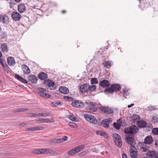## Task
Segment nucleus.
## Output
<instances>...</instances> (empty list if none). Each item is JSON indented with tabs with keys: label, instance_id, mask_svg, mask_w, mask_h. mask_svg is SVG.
<instances>
[{
	"label": "nucleus",
	"instance_id": "1",
	"mask_svg": "<svg viewBox=\"0 0 158 158\" xmlns=\"http://www.w3.org/2000/svg\"><path fill=\"white\" fill-rule=\"evenodd\" d=\"M138 131V129L135 125H131L129 127L125 128L124 133L129 134L128 136L126 137V141L128 144L131 145L133 144L134 141V134L137 133Z\"/></svg>",
	"mask_w": 158,
	"mask_h": 158
},
{
	"label": "nucleus",
	"instance_id": "2",
	"mask_svg": "<svg viewBox=\"0 0 158 158\" xmlns=\"http://www.w3.org/2000/svg\"><path fill=\"white\" fill-rule=\"evenodd\" d=\"M120 85L117 84H114L111 85L110 87L106 88L105 89V92L106 94H112L114 91H118L121 89Z\"/></svg>",
	"mask_w": 158,
	"mask_h": 158
},
{
	"label": "nucleus",
	"instance_id": "3",
	"mask_svg": "<svg viewBox=\"0 0 158 158\" xmlns=\"http://www.w3.org/2000/svg\"><path fill=\"white\" fill-rule=\"evenodd\" d=\"M85 103L86 106L85 109L87 110L94 112H96L98 109V105L94 103L88 101H86Z\"/></svg>",
	"mask_w": 158,
	"mask_h": 158
},
{
	"label": "nucleus",
	"instance_id": "4",
	"mask_svg": "<svg viewBox=\"0 0 158 158\" xmlns=\"http://www.w3.org/2000/svg\"><path fill=\"white\" fill-rule=\"evenodd\" d=\"M112 136L115 145L119 148H121L122 141L120 136L117 133L114 132Z\"/></svg>",
	"mask_w": 158,
	"mask_h": 158
},
{
	"label": "nucleus",
	"instance_id": "5",
	"mask_svg": "<svg viewBox=\"0 0 158 158\" xmlns=\"http://www.w3.org/2000/svg\"><path fill=\"white\" fill-rule=\"evenodd\" d=\"M85 147L84 144L80 145L69 151L68 154L69 155H72L80 152Z\"/></svg>",
	"mask_w": 158,
	"mask_h": 158
},
{
	"label": "nucleus",
	"instance_id": "6",
	"mask_svg": "<svg viewBox=\"0 0 158 158\" xmlns=\"http://www.w3.org/2000/svg\"><path fill=\"white\" fill-rule=\"evenodd\" d=\"M85 119L89 122L95 124L97 122L96 118L91 114H85L84 115Z\"/></svg>",
	"mask_w": 158,
	"mask_h": 158
},
{
	"label": "nucleus",
	"instance_id": "7",
	"mask_svg": "<svg viewBox=\"0 0 158 158\" xmlns=\"http://www.w3.org/2000/svg\"><path fill=\"white\" fill-rule=\"evenodd\" d=\"M99 109L102 112L107 114H112L114 111V110L110 107L102 106Z\"/></svg>",
	"mask_w": 158,
	"mask_h": 158
},
{
	"label": "nucleus",
	"instance_id": "8",
	"mask_svg": "<svg viewBox=\"0 0 158 158\" xmlns=\"http://www.w3.org/2000/svg\"><path fill=\"white\" fill-rule=\"evenodd\" d=\"M112 121V119L111 118H109L107 119H103L101 123H98L99 125H102L105 128H108L109 127V124Z\"/></svg>",
	"mask_w": 158,
	"mask_h": 158
},
{
	"label": "nucleus",
	"instance_id": "9",
	"mask_svg": "<svg viewBox=\"0 0 158 158\" xmlns=\"http://www.w3.org/2000/svg\"><path fill=\"white\" fill-rule=\"evenodd\" d=\"M72 106L76 108H81L84 107V103L80 101H73L72 103Z\"/></svg>",
	"mask_w": 158,
	"mask_h": 158
},
{
	"label": "nucleus",
	"instance_id": "10",
	"mask_svg": "<svg viewBox=\"0 0 158 158\" xmlns=\"http://www.w3.org/2000/svg\"><path fill=\"white\" fill-rule=\"evenodd\" d=\"M44 83L46 85H47L48 87L51 90L54 89L55 88L54 86L55 85L54 82L50 80H46L44 81Z\"/></svg>",
	"mask_w": 158,
	"mask_h": 158
},
{
	"label": "nucleus",
	"instance_id": "11",
	"mask_svg": "<svg viewBox=\"0 0 158 158\" xmlns=\"http://www.w3.org/2000/svg\"><path fill=\"white\" fill-rule=\"evenodd\" d=\"M146 155L151 158H158V152L155 151H148L146 153Z\"/></svg>",
	"mask_w": 158,
	"mask_h": 158
},
{
	"label": "nucleus",
	"instance_id": "12",
	"mask_svg": "<svg viewBox=\"0 0 158 158\" xmlns=\"http://www.w3.org/2000/svg\"><path fill=\"white\" fill-rule=\"evenodd\" d=\"M0 21L7 24L9 22V18L8 16L6 15H0Z\"/></svg>",
	"mask_w": 158,
	"mask_h": 158
},
{
	"label": "nucleus",
	"instance_id": "13",
	"mask_svg": "<svg viewBox=\"0 0 158 158\" xmlns=\"http://www.w3.org/2000/svg\"><path fill=\"white\" fill-rule=\"evenodd\" d=\"M13 19L15 21H19L21 18V15L17 12L13 11L11 15Z\"/></svg>",
	"mask_w": 158,
	"mask_h": 158
},
{
	"label": "nucleus",
	"instance_id": "14",
	"mask_svg": "<svg viewBox=\"0 0 158 158\" xmlns=\"http://www.w3.org/2000/svg\"><path fill=\"white\" fill-rule=\"evenodd\" d=\"M28 81L34 84L36 83L37 81V78L35 75L30 74L27 77Z\"/></svg>",
	"mask_w": 158,
	"mask_h": 158
},
{
	"label": "nucleus",
	"instance_id": "15",
	"mask_svg": "<svg viewBox=\"0 0 158 158\" xmlns=\"http://www.w3.org/2000/svg\"><path fill=\"white\" fill-rule=\"evenodd\" d=\"M133 148H135V150L132 148H130V155L132 158H136L137 156V151L135 147H133Z\"/></svg>",
	"mask_w": 158,
	"mask_h": 158
},
{
	"label": "nucleus",
	"instance_id": "16",
	"mask_svg": "<svg viewBox=\"0 0 158 158\" xmlns=\"http://www.w3.org/2000/svg\"><path fill=\"white\" fill-rule=\"evenodd\" d=\"M99 85L102 88H105L109 86L110 83L108 80H104L99 82Z\"/></svg>",
	"mask_w": 158,
	"mask_h": 158
},
{
	"label": "nucleus",
	"instance_id": "17",
	"mask_svg": "<svg viewBox=\"0 0 158 158\" xmlns=\"http://www.w3.org/2000/svg\"><path fill=\"white\" fill-rule=\"evenodd\" d=\"M153 141V139L152 137L147 136L144 139V143L146 144H150L152 143Z\"/></svg>",
	"mask_w": 158,
	"mask_h": 158
},
{
	"label": "nucleus",
	"instance_id": "18",
	"mask_svg": "<svg viewBox=\"0 0 158 158\" xmlns=\"http://www.w3.org/2000/svg\"><path fill=\"white\" fill-rule=\"evenodd\" d=\"M59 90L60 93L63 94H67L69 93V89L64 86H61L60 87Z\"/></svg>",
	"mask_w": 158,
	"mask_h": 158
},
{
	"label": "nucleus",
	"instance_id": "19",
	"mask_svg": "<svg viewBox=\"0 0 158 158\" xmlns=\"http://www.w3.org/2000/svg\"><path fill=\"white\" fill-rule=\"evenodd\" d=\"M22 70L25 74H28L30 73V70L29 67L25 64H23L22 66Z\"/></svg>",
	"mask_w": 158,
	"mask_h": 158
},
{
	"label": "nucleus",
	"instance_id": "20",
	"mask_svg": "<svg viewBox=\"0 0 158 158\" xmlns=\"http://www.w3.org/2000/svg\"><path fill=\"white\" fill-rule=\"evenodd\" d=\"M80 91L82 93L87 92L88 91V85L85 84L81 86Z\"/></svg>",
	"mask_w": 158,
	"mask_h": 158
},
{
	"label": "nucleus",
	"instance_id": "21",
	"mask_svg": "<svg viewBox=\"0 0 158 158\" xmlns=\"http://www.w3.org/2000/svg\"><path fill=\"white\" fill-rule=\"evenodd\" d=\"M7 62L10 66H12L15 64V59L12 57L10 56L7 58Z\"/></svg>",
	"mask_w": 158,
	"mask_h": 158
},
{
	"label": "nucleus",
	"instance_id": "22",
	"mask_svg": "<svg viewBox=\"0 0 158 158\" xmlns=\"http://www.w3.org/2000/svg\"><path fill=\"white\" fill-rule=\"evenodd\" d=\"M47 90L42 88H40L38 90V94L41 96L43 97H45L47 95V94L44 92H46Z\"/></svg>",
	"mask_w": 158,
	"mask_h": 158
},
{
	"label": "nucleus",
	"instance_id": "23",
	"mask_svg": "<svg viewBox=\"0 0 158 158\" xmlns=\"http://www.w3.org/2000/svg\"><path fill=\"white\" fill-rule=\"evenodd\" d=\"M32 152L35 154H44V148L35 149L32 150Z\"/></svg>",
	"mask_w": 158,
	"mask_h": 158
},
{
	"label": "nucleus",
	"instance_id": "24",
	"mask_svg": "<svg viewBox=\"0 0 158 158\" xmlns=\"http://www.w3.org/2000/svg\"><path fill=\"white\" fill-rule=\"evenodd\" d=\"M137 124L139 127L143 128L146 127L147 123L145 121L141 120L139 121H137Z\"/></svg>",
	"mask_w": 158,
	"mask_h": 158
},
{
	"label": "nucleus",
	"instance_id": "25",
	"mask_svg": "<svg viewBox=\"0 0 158 158\" xmlns=\"http://www.w3.org/2000/svg\"><path fill=\"white\" fill-rule=\"evenodd\" d=\"M38 78L41 80H44L48 77L47 75L44 73L42 72L38 75Z\"/></svg>",
	"mask_w": 158,
	"mask_h": 158
},
{
	"label": "nucleus",
	"instance_id": "26",
	"mask_svg": "<svg viewBox=\"0 0 158 158\" xmlns=\"http://www.w3.org/2000/svg\"><path fill=\"white\" fill-rule=\"evenodd\" d=\"M1 48L2 51L3 52H7L9 50L7 45L5 43H3L1 45Z\"/></svg>",
	"mask_w": 158,
	"mask_h": 158
},
{
	"label": "nucleus",
	"instance_id": "27",
	"mask_svg": "<svg viewBox=\"0 0 158 158\" xmlns=\"http://www.w3.org/2000/svg\"><path fill=\"white\" fill-rule=\"evenodd\" d=\"M18 9L19 12L23 13L25 10V6L24 5L21 4L18 6Z\"/></svg>",
	"mask_w": 158,
	"mask_h": 158
},
{
	"label": "nucleus",
	"instance_id": "28",
	"mask_svg": "<svg viewBox=\"0 0 158 158\" xmlns=\"http://www.w3.org/2000/svg\"><path fill=\"white\" fill-rule=\"evenodd\" d=\"M130 118L131 120L135 122L136 120L140 119V117L138 114H133L131 115Z\"/></svg>",
	"mask_w": 158,
	"mask_h": 158
},
{
	"label": "nucleus",
	"instance_id": "29",
	"mask_svg": "<svg viewBox=\"0 0 158 158\" xmlns=\"http://www.w3.org/2000/svg\"><path fill=\"white\" fill-rule=\"evenodd\" d=\"M140 6L141 8H142V10H144L145 8H146L149 5V2H143L141 3H140Z\"/></svg>",
	"mask_w": 158,
	"mask_h": 158
},
{
	"label": "nucleus",
	"instance_id": "30",
	"mask_svg": "<svg viewBox=\"0 0 158 158\" xmlns=\"http://www.w3.org/2000/svg\"><path fill=\"white\" fill-rule=\"evenodd\" d=\"M39 120L41 123H44L48 122H52L54 121L53 119H49L48 118L43 119V118H40Z\"/></svg>",
	"mask_w": 158,
	"mask_h": 158
},
{
	"label": "nucleus",
	"instance_id": "31",
	"mask_svg": "<svg viewBox=\"0 0 158 158\" xmlns=\"http://www.w3.org/2000/svg\"><path fill=\"white\" fill-rule=\"evenodd\" d=\"M54 152L52 149L49 148H44V154H54Z\"/></svg>",
	"mask_w": 158,
	"mask_h": 158
},
{
	"label": "nucleus",
	"instance_id": "32",
	"mask_svg": "<svg viewBox=\"0 0 158 158\" xmlns=\"http://www.w3.org/2000/svg\"><path fill=\"white\" fill-rule=\"evenodd\" d=\"M96 89V86L95 85H91L89 86L88 85V90H89L90 91L93 92L95 91Z\"/></svg>",
	"mask_w": 158,
	"mask_h": 158
},
{
	"label": "nucleus",
	"instance_id": "33",
	"mask_svg": "<svg viewBox=\"0 0 158 158\" xmlns=\"http://www.w3.org/2000/svg\"><path fill=\"white\" fill-rule=\"evenodd\" d=\"M104 66L107 68H110L111 66V64L109 61L105 62L103 63Z\"/></svg>",
	"mask_w": 158,
	"mask_h": 158
},
{
	"label": "nucleus",
	"instance_id": "34",
	"mask_svg": "<svg viewBox=\"0 0 158 158\" xmlns=\"http://www.w3.org/2000/svg\"><path fill=\"white\" fill-rule=\"evenodd\" d=\"M90 81L92 85L98 84V79L96 78H92L91 80Z\"/></svg>",
	"mask_w": 158,
	"mask_h": 158
},
{
	"label": "nucleus",
	"instance_id": "35",
	"mask_svg": "<svg viewBox=\"0 0 158 158\" xmlns=\"http://www.w3.org/2000/svg\"><path fill=\"white\" fill-rule=\"evenodd\" d=\"M52 142L53 143H62L61 138L54 139L52 140Z\"/></svg>",
	"mask_w": 158,
	"mask_h": 158
},
{
	"label": "nucleus",
	"instance_id": "36",
	"mask_svg": "<svg viewBox=\"0 0 158 158\" xmlns=\"http://www.w3.org/2000/svg\"><path fill=\"white\" fill-rule=\"evenodd\" d=\"M69 126L73 128H76L77 127V125L75 123L73 122H69Z\"/></svg>",
	"mask_w": 158,
	"mask_h": 158
},
{
	"label": "nucleus",
	"instance_id": "37",
	"mask_svg": "<svg viewBox=\"0 0 158 158\" xmlns=\"http://www.w3.org/2000/svg\"><path fill=\"white\" fill-rule=\"evenodd\" d=\"M113 126L116 129L119 130L120 127V126L118 122V123H113Z\"/></svg>",
	"mask_w": 158,
	"mask_h": 158
},
{
	"label": "nucleus",
	"instance_id": "38",
	"mask_svg": "<svg viewBox=\"0 0 158 158\" xmlns=\"http://www.w3.org/2000/svg\"><path fill=\"white\" fill-rule=\"evenodd\" d=\"M152 132L155 135H158V128H155L152 129Z\"/></svg>",
	"mask_w": 158,
	"mask_h": 158
},
{
	"label": "nucleus",
	"instance_id": "39",
	"mask_svg": "<svg viewBox=\"0 0 158 158\" xmlns=\"http://www.w3.org/2000/svg\"><path fill=\"white\" fill-rule=\"evenodd\" d=\"M119 123L120 127L121 126H124L125 125V123L124 122V121L123 120H122L121 119H119L117 121Z\"/></svg>",
	"mask_w": 158,
	"mask_h": 158
},
{
	"label": "nucleus",
	"instance_id": "40",
	"mask_svg": "<svg viewBox=\"0 0 158 158\" xmlns=\"http://www.w3.org/2000/svg\"><path fill=\"white\" fill-rule=\"evenodd\" d=\"M7 35L6 33L5 32L2 31L0 35V36L2 39H4L6 38Z\"/></svg>",
	"mask_w": 158,
	"mask_h": 158
},
{
	"label": "nucleus",
	"instance_id": "41",
	"mask_svg": "<svg viewBox=\"0 0 158 158\" xmlns=\"http://www.w3.org/2000/svg\"><path fill=\"white\" fill-rule=\"evenodd\" d=\"M44 129L42 127H33L34 131L42 130Z\"/></svg>",
	"mask_w": 158,
	"mask_h": 158
},
{
	"label": "nucleus",
	"instance_id": "42",
	"mask_svg": "<svg viewBox=\"0 0 158 158\" xmlns=\"http://www.w3.org/2000/svg\"><path fill=\"white\" fill-rule=\"evenodd\" d=\"M28 110L27 108H21L17 109L15 112H20L24 111H27Z\"/></svg>",
	"mask_w": 158,
	"mask_h": 158
},
{
	"label": "nucleus",
	"instance_id": "43",
	"mask_svg": "<svg viewBox=\"0 0 158 158\" xmlns=\"http://www.w3.org/2000/svg\"><path fill=\"white\" fill-rule=\"evenodd\" d=\"M51 104L53 106H56L59 105H60L61 104V103L60 102H53L51 103Z\"/></svg>",
	"mask_w": 158,
	"mask_h": 158
},
{
	"label": "nucleus",
	"instance_id": "44",
	"mask_svg": "<svg viewBox=\"0 0 158 158\" xmlns=\"http://www.w3.org/2000/svg\"><path fill=\"white\" fill-rule=\"evenodd\" d=\"M69 118L72 121H75L77 119L75 117H74L73 115H69Z\"/></svg>",
	"mask_w": 158,
	"mask_h": 158
},
{
	"label": "nucleus",
	"instance_id": "45",
	"mask_svg": "<svg viewBox=\"0 0 158 158\" xmlns=\"http://www.w3.org/2000/svg\"><path fill=\"white\" fill-rule=\"evenodd\" d=\"M152 121L153 123H158V116H154L152 118Z\"/></svg>",
	"mask_w": 158,
	"mask_h": 158
},
{
	"label": "nucleus",
	"instance_id": "46",
	"mask_svg": "<svg viewBox=\"0 0 158 158\" xmlns=\"http://www.w3.org/2000/svg\"><path fill=\"white\" fill-rule=\"evenodd\" d=\"M149 147L148 146H146L145 148H144V149H142L141 150L142 152H147V151H148V150L149 149Z\"/></svg>",
	"mask_w": 158,
	"mask_h": 158
},
{
	"label": "nucleus",
	"instance_id": "47",
	"mask_svg": "<svg viewBox=\"0 0 158 158\" xmlns=\"http://www.w3.org/2000/svg\"><path fill=\"white\" fill-rule=\"evenodd\" d=\"M19 81L25 83L27 84L28 83L27 81L24 79L22 77H21Z\"/></svg>",
	"mask_w": 158,
	"mask_h": 158
},
{
	"label": "nucleus",
	"instance_id": "48",
	"mask_svg": "<svg viewBox=\"0 0 158 158\" xmlns=\"http://www.w3.org/2000/svg\"><path fill=\"white\" fill-rule=\"evenodd\" d=\"M148 110H152L156 109L155 106H150L147 107Z\"/></svg>",
	"mask_w": 158,
	"mask_h": 158
},
{
	"label": "nucleus",
	"instance_id": "49",
	"mask_svg": "<svg viewBox=\"0 0 158 158\" xmlns=\"http://www.w3.org/2000/svg\"><path fill=\"white\" fill-rule=\"evenodd\" d=\"M61 141L62 142H64L66 141L68 139V137L66 136H64L63 137V138H61Z\"/></svg>",
	"mask_w": 158,
	"mask_h": 158
},
{
	"label": "nucleus",
	"instance_id": "50",
	"mask_svg": "<svg viewBox=\"0 0 158 158\" xmlns=\"http://www.w3.org/2000/svg\"><path fill=\"white\" fill-rule=\"evenodd\" d=\"M15 3V2L13 0H10L9 2L10 6V8L13 7V5Z\"/></svg>",
	"mask_w": 158,
	"mask_h": 158
},
{
	"label": "nucleus",
	"instance_id": "51",
	"mask_svg": "<svg viewBox=\"0 0 158 158\" xmlns=\"http://www.w3.org/2000/svg\"><path fill=\"white\" fill-rule=\"evenodd\" d=\"M43 117H47L50 116V113L49 112H46L45 113H43Z\"/></svg>",
	"mask_w": 158,
	"mask_h": 158
},
{
	"label": "nucleus",
	"instance_id": "52",
	"mask_svg": "<svg viewBox=\"0 0 158 158\" xmlns=\"http://www.w3.org/2000/svg\"><path fill=\"white\" fill-rule=\"evenodd\" d=\"M3 60L2 58H0V63L3 68H4V64L3 63Z\"/></svg>",
	"mask_w": 158,
	"mask_h": 158
},
{
	"label": "nucleus",
	"instance_id": "53",
	"mask_svg": "<svg viewBox=\"0 0 158 158\" xmlns=\"http://www.w3.org/2000/svg\"><path fill=\"white\" fill-rule=\"evenodd\" d=\"M123 91L124 93L127 96L128 95H129V93L128 92V91L127 90H126L125 89H123Z\"/></svg>",
	"mask_w": 158,
	"mask_h": 158
},
{
	"label": "nucleus",
	"instance_id": "54",
	"mask_svg": "<svg viewBox=\"0 0 158 158\" xmlns=\"http://www.w3.org/2000/svg\"><path fill=\"white\" fill-rule=\"evenodd\" d=\"M15 76L16 78L19 81H20V78L21 77L20 76H19V75H18L17 74H15Z\"/></svg>",
	"mask_w": 158,
	"mask_h": 158
},
{
	"label": "nucleus",
	"instance_id": "55",
	"mask_svg": "<svg viewBox=\"0 0 158 158\" xmlns=\"http://www.w3.org/2000/svg\"><path fill=\"white\" fill-rule=\"evenodd\" d=\"M144 143V144L142 143V144H140V146L141 147V148H140L141 150L142 149H144V148H145L146 147V146H147Z\"/></svg>",
	"mask_w": 158,
	"mask_h": 158
},
{
	"label": "nucleus",
	"instance_id": "56",
	"mask_svg": "<svg viewBox=\"0 0 158 158\" xmlns=\"http://www.w3.org/2000/svg\"><path fill=\"white\" fill-rule=\"evenodd\" d=\"M100 135L101 136H104L105 137H106V136H107V135L106 133H105L104 132H102V131H101Z\"/></svg>",
	"mask_w": 158,
	"mask_h": 158
},
{
	"label": "nucleus",
	"instance_id": "57",
	"mask_svg": "<svg viewBox=\"0 0 158 158\" xmlns=\"http://www.w3.org/2000/svg\"><path fill=\"white\" fill-rule=\"evenodd\" d=\"M27 131H34L33 127L27 128Z\"/></svg>",
	"mask_w": 158,
	"mask_h": 158
},
{
	"label": "nucleus",
	"instance_id": "58",
	"mask_svg": "<svg viewBox=\"0 0 158 158\" xmlns=\"http://www.w3.org/2000/svg\"><path fill=\"white\" fill-rule=\"evenodd\" d=\"M85 152H81L79 154V156H82L84 155L85 154Z\"/></svg>",
	"mask_w": 158,
	"mask_h": 158
},
{
	"label": "nucleus",
	"instance_id": "59",
	"mask_svg": "<svg viewBox=\"0 0 158 158\" xmlns=\"http://www.w3.org/2000/svg\"><path fill=\"white\" fill-rule=\"evenodd\" d=\"M122 157L123 158H127V154L125 153H123L122 154Z\"/></svg>",
	"mask_w": 158,
	"mask_h": 158
},
{
	"label": "nucleus",
	"instance_id": "60",
	"mask_svg": "<svg viewBox=\"0 0 158 158\" xmlns=\"http://www.w3.org/2000/svg\"><path fill=\"white\" fill-rule=\"evenodd\" d=\"M51 96V95L49 94H47L45 98H50Z\"/></svg>",
	"mask_w": 158,
	"mask_h": 158
},
{
	"label": "nucleus",
	"instance_id": "61",
	"mask_svg": "<svg viewBox=\"0 0 158 158\" xmlns=\"http://www.w3.org/2000/svg\"><path fill=\"white\" fill-rule=\"evenodd\" d=\"M37 116H39L40 117L43 116V113H38V114H37Z\"/></svg>",
	"mask_w": 158,
	"mask_h": 158
},
{
	"label": "nucleus",
	"instance_id": "62",
	"mask_svg": "<svg viewBox=\"0 0 158 158\" xmlns=\"http://www.w3.org/2000/svg\"><path fill=\"white\" fill-rule=\"evenodd\" d=\"M31 115L33 117H36L37 116V114L34 113H32Z\"/></svg>",
	"mask_w": 158,
	"mask_h": 158
},
{
	"label": "nucleus",
	"instance_id": "63",
	"mask_svg": "<svg viewBox=\"0 0 158 158\" xmlns=\"http://www.w3.org/2000/svg\"><path fill=\"white\" fill-rule=\"evenodd\" d=\"M73 100V98H72V97H69V99H68V101H72Z\"/></svg>",
	"mask_w": 158,
	"mask_h": 158
},
{
	"label": "nucleus",
	"instance_id": "64",
	"mask_svg": "<svg viewBox=\"0 0 158 158\" xmlns=\"http://www.w3.org/2000/svg\"><path fill=\"white\" fill-rule=\"evenodd\" d=\"M155 145L157 147H158V140H156L155 141Z\"/></svg>",
	"mask_w": 158,
	"mask_h": 158
}]
</instances>
